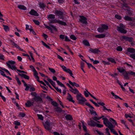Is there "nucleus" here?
I'll return each instance as SVG.
<instances>
[{
    "label": "nucleus",
    "mask_w": 135,
    "mask_h": 135,
    "mask_svg": "<svg viewBox=\"0 0 135 135\" xmlns=\"http://www.w3.org/2000/svg\"><path fill=\"white\" fill-rule=\"evenodd\" d=\"M52 123L49 120H47L45 123V124L44 125V128L46 130L49 131V132L53 134V131L52 130Z\"/></svg>",
    "instance_id": "obj_1"
},
{
    "label": "nucleus",
    "mask_w": 135,
    "mask_h": 135,
    "mask_svg": "<svg viewBox=\"0 0 135 135\" xmlns=\"http://www.w3.org/2000/svg\"><path fill=\"white\" fill-rule=\"evenodd\" d=\"M102 120H103V123L107 127L110 129L111 128H113L114 126H113V124L110 122L108 119L106 117L103 118Z\"/></svg>",
    "instance_id": "obj_2"
},
{
    "label": "nucleus",
    "mask_w": 135,
    "mask_h": 135,
    "mask_svg": "<svg viewBox=\"0 0 135 135\" xmlns=\"http://www.w3.org/2000/svg\"><path fill=\"white\" fill-rule=\"evenodd\" d=\"M125 26L123 23H120L119 25V26L117 27V31L122 33L126 34L127 33V31L125 29Z\"/></svg>",
    "instance_id": "obj_3"
},
{
    "label": "nucleus",
    "mask_w": 135,
    "mask_h": 135,
    "mask_svg": "<svg viewBox=\"0 0 135 135\" xmlns=\"http://www.w3.org/2000/svg\"><path fill=\"white\" fill-rule=\"evenodd\" d=\"M108 28V26L106 25L102 24L100 26L97 28V31L99 32L102 33L105 31L107 30Z\"/></svg>",
    "instance_id": "obj_4"
},
{
    "label": "nucleus",
    "mask_w": 135,
    "mask_h": 135,
    "mask_svg": "<svg viewBox=\"0 0 135 135\" xmlns=\"http://www.w3.org/2000/svg\"><path fill=\"white\" fill-rule=\"evenodd\" d=\"M49 21L50 23L52 24L57 23L62 25L65 26L67 25V24L65 22L61 20H57L55 18L50 20H49Z\"/></svg>",
    "instance_id": "obj_5"
},
{
    "label": "nucleus",
    "mask_w": 135,
    "mask_h": 135,
    "mask_svg": "<svg viewBox=\"0 0 135 135\" xmlns=\"http://www.w3.org/2000/svg\"><path fill=\"white\" fill-rule=\"evenodd\" d=\"M81 94L80 93L77 94L76 95V98L80 104H83L87 100L84 97L81 96Z\"/></svg>",
    "instance_id": "obj_6"
},
{
    "label": "nucleus",
    "mask_w": 135,
    "mask_h": 135,
    "mask_svg": "<svg viewBox=\"0 0 135 135\" xmlns=\"http://www.w3.org/2000/svg\"><path fill=\"white\" fill-rule=\"evenodd\" d=\"M62 10H55L54 12V14L56 15L59 17L61 19H63L64 15V13L65 12L63 9Z\"/></svg>",
    "instance_id": "obj_7"
},
{
    "label": "nucleus",
    "mask_w": 135,
    "mask_h": 135,
    "mask_svg": "<svg viewBox=\"0 0 135 135\" xmlns=\"http://www.w3.org/2000/svg\"><path fill=\"white\" fill-rule=\"evenodd\" d=\"M122 74L124 77L127 79H129V75L135 76V73L131 71H129L128 72L125 71Z\"/></svg>",
    "instance_id": "obj_8"
},
{
    "label": "nucleus",
    "mask_w": 135,
    "mask_h": 135,
    "mask_svg": "<svg viewBox=\"0 0 135 135\" xmlns=\"http://www.w3.org/2000/svg\"><path fill=\"white\" fill-rule=\"evenodd\" d=\"M85 104L88 106L90 108L92 109H93L91 110L90 109H89V111L90 112V113L91 114L93 115L94 116H97L98 114L96 112L93 110V109H94V108L88 102H86L85 103Z\"/></svg>",
    "instance_id": "obj_9"
},
{
    "label": "nucleus",
    "mask_w": 135,
    "mask_h": 135,
    "mask_svg": "<svg viewBox=\"0 0 135 135\" xmlns=\"http://www.w3.org/2000/svg\"><path fill=\"white\" fill-rule=\"evenodd\" d=\"M79 22L83 24L87 25L88 22L87 21V18L83 16H79Z\"/></svg>",
    "instance_id": "obj_10"
},
{
    "label": "nucleus",
    "mask_w": 135,
    "mask_h": 135,
    "mask_svg": "<svg viewBox=\"0 0 135 135\" xmlns=\"http://www.w3.org/2000/svg\"><path fill=\"white\" fill-rule=\"evenodd\" d=\"M44 26L47 29L51 31V33H53L52 31V29L56 31H57V30L56 28V27L51 24L50 25V27H49L47 25L45 24L44 25Z\"/></svg>",
    "instance_id": "obj_11"
},
{
    "label": "nucleus",
    "mask_w": 135,
    "mask_h": 135,
    "mask_svg": "<svg viewBox=\"0 0 135 135\" xmlns=\"http://www.w3.org/2000/svg\"><path fill=\"white\" fill-rule=\"evenodd\" d=\"M61 67L62 68L63 70L67 73H69L70 76L73 78H74L73 76V75L71 70L69 69H67L66 67L64 65H61Z\"/></svg>",
    "instance_id": "obj_12"
},
{
    "label": "nucleus",
    "mask_w": 135,
    "mask_h": 135,
    "mask_svg": "<svg viewBox=\"0 0 135 135\" xmlns=\"http://www.w3.org/2000/svg\"><path fill=\"white\" fill-rule=\"evenodd\" d=\"M33 99L35 101L37 102H41L43 101L42 98L38 95L35 97H33Z\"/></svg>",
    "instance_id": "obj_13"
},
{
    "label": "nucleus",
    "mask_w": 135,
    "mask_h": 135,
    "mask_svg": "<svg viewBox=\"0 0 135 135\" xmlns=\"http://www.w3.org/2000/svg\"><path fill=\"white\" fill-rule=\"evenodd\" d=\"M122 39L123 40H125L126 41H128L129 42H132L133 40V38L131 37H127L125 36H123L122 37Z\"/></svg>",
    "instance_id": "obj_14"
},
{
    "label": "nucleus",
    "mask_w": 135,
    "mask_h": 135,
    "mask_svg": "<svg viewBox=\"0 0 135 135\" xmlns=\"http://www.w3.org/2000/svg\"><path fill=\"white\" fill-rule=\"evenodd\" d=\"M29 13L31 15L35 16H38L39 15L37 12L33 9H31L29 12Z\"/></svg>",
    "instance_id": "obj_15"
},
{
    "label": "nucleus",
    "mask_w": 135,
    "mask_h": 135,
    "mask_svg": "<svg viewBox=\"0 0 135 135\" xmlns=\"http://www.w3.org/2000/svg\"><path fill=\"white\" fill-rule=\"evenodd\" d=\"M34 104V102H32L30 100H27L25 103V106L26 107H29L33 106Z\"/></svg>",
    "instance_id": "obj_16"
},
{
    "label": "nucleus",
    "mask_w": 135,
    "mask_h": 135,
    "mask_svg": "<svg viewBox=\"0 0 135 135\" xmlns=\"http://www.w3.org/2000/svg\"><path fill=\"white\" fill-rule=\"evenodd\" d=\"M87 123L88 125L91 127H95V125L96 124V122L91 119H90V121H88Z\"/></svg>",
    "instance_id": "obj_17"
},
{
    "label": "nucleus",
    "mask_w": 135,
    "mask_h": 135,
    "mask_svg": "<svg viewBox=\"0 0 135 135\" xmlns=\"http://www.w3.org/2000/svg\"><path fill=\"white\" fill-rule=\"evenodd\" d=\"M89 51L94 54H98V53L100 52V50L98 49L97 48L93 49L90 48Z\"/></svg>",
    "instance_id": "obj_18"
},
{
    "label": "nucleus",
    "mask_w": 135,
    "mask_h": 135,
    "mask_svg": "<svg viewBox=\"0 0 135 135\" xmlns=\"http://www.w3.org/2000/svg\"><path fill=\"white\" fill-rule=\"evenodd\" d=\"M67 99L69 101L73 103L75 102L74 101L73 99V98L72 96L69 93H68L67 94Z\"/></svg>",
    "instance_id": "obj_19"
},
{
    "label": "nucleus",
    "mask_w": 135,
    "mask_h": 135,
    "mask_svg": "<svg viewBox=\"0 0 135 135\" xmlns=\"http://www.w3.org/2000/svg\"><path fill=\"white\" fill-rule=\"evenodd\" d=\"M55 111L57 113H61L62 112H64L65 111L63 110L61 108L58 106L54 108Z\"/></svg>",
    "instance_id": "obj_20"
},
{
    "label": "nucleus",
    "mask_w": 135,
    "mask_h": 135,
    "mask_svg": "<svg viewBox=\"0 0 135 135\" xmlns=\"http://www.w3.org/2000/svg\"><path fill=\"white\" fill-rule=\"evenodd\" d=\"M15 63V61L12 60H9L7 62H6L8 68L11 67V66L10 64L13 65Z\"/></svg>",
    "instance_id": "obj_21"
},
{
    "label": "nucleus",
    "mask_w": 135,
    "mask_h": 135,
    "mask_svg": "<svg viewBox=\"0 0 135 135\" xmlns=\"http://www.w3.org/2000/svg\"><path fill=\"white\" fill-rule=\"evenodd\" d=\"M70 91L75 94H77V95L80 93L79 90L76 88L74 89L73 88L71 90H70Z\"/></svg>",
    "instance_id": "obj_22"
},
{
    "label": "nucleus",
    "mask_w": 135,
    "mask_h": 135,
    "mask_svg": "<svg viewBox=\"0 0 135 135\" xmlns=\"http://www.w3.org/2000/svg\"><path fill=\"white\" fill-rule=\"evenodd\" d=\"M106 35L104 33H102L95 36V37L98 38H103L105 37Z\"/></svg>",
    "instance_id": "obj_23"
},
{
    "label": "nucleus",
    "mask_w": 135,
    "mask_h": 135,
    "mask_svg": "<svg viewBox=\"0 0 135 135\" xmlns=\"http://www.w3.org/2000/svg\"><path fill=\"white\" fill-rule=\"evenodd\" d=\"M55 17V15L53 14H50L47 15L46 17V18L49 20H50V19H54Z\"/></svg>",
    "instance_id": "obj_24"
},
{
    "label": "nucleus",
    "mask_w": 135,
    "mask_h": 135,
    "mask_svg": "<svg viewBox=\"0 0 135 135\" xmlns=\"http://www.w3.org/2000/svg\"><path fill=\"white\" fill-rule=\"evenodd\" d=\"M18 75L20 76L22 78H24L28 80L30 78V77L24 74H20V73H18Z\"/></svg>",
    "instance_id": "obj_25"
},
{
    "label": "nucleus",
    "mask_w": 135,
    "mask_h": 135,
    "mask_svg": "<svg viewBox=\"0 0 135 135\" xmlns=\"http://www.w3.org/2000/svg\"><path fill=\"white\" fill-rule=\"evenodd\" d=\"M69 83L71 85H72L73 86H75L77 87H79V84L76 83L75 82H72L71 81L69 80Z\"/></svg>",
    "instance_id": "obj_26"
},
{
    "label": "nucleus",
    "mask_w": 135,
    "mask_h": 135,
    "mask_svg": "<svg viewBox=\"0 0 135 135\" xmlns=\"http://www.w3.org/2000/svg\"><path fill=\"white\" fill-rule=\"evenodd\" d=\"M66 119L67 120H73V118L72 116L70 114H67L65 116Z\"/></svg>",
    "instance_id": "obj_27"
},
{
    "label": "nucleus",
    "mask_w": 135,
    "mask_h": 135,
    "mask_svg": "<svg viewBox=\"0 0 135 135\" xmlns=\"http://www.w3.org/2000/svg\"><path fill=\"white\" fill-rule=\"evenodd\" d=\"M127 51L130 53H135V49L131 48H128L127 49Z\"/></svg>",
    "instance_id": "obj_28"
},
{
    "label": "nucleus",
    "mask_w": 135,
    "mask_h": 135,
    "mask_svg": "<svg viewBox=\"0 0 135 135\" xmlns=\"http://www.w3.org/2000/svg\"><path fill=\"white\" fill-rule=\"evenodd\" d=\"M124 20L129 21H132V19L131 17H129L128 16H125L124 18Z\"/></svg>",
    "instance_id": "obj_29"
},
{
    "label": "nucleus",
    "mask_w": 135,
    "mask_h": 135,
    "mask_svg": "<svg viewBox=\"0 0 135 135\" xmlns=\"http://www.w3.org/2000/svg\"><path fill=\"white\" fill-rule=\"evenodd\" d=\"M83 43L85 46H89L90 45L88 41L87 40H84L83 41Z\"/></svg>",
    "instance_id": "obj_30"
},
{
    "label": "nucleus",
    "mask_w": 135,
    "mask_h": 135,
    "mask_svg": "<svg viewBox=\"0 0 135 135\" xmlns=\"http://www.w3.org/2000/svg\"><path fill=\"white\" fill-rule=\"evenodd\" d=\"M32 109L36 113H37L39 111L38 109V106L37 105H35L33 104L32 108Z\"/></svg>",
    "instance_id": "obj_31"
},
{
    "label": "nucleus",
    "mask_w": 135,
    "mask_h": 135,
    "mask_svg": "<svg viewBox=\"0 0 135 135\" xmlns=\"http://www.w3.org/2000/svg\"><path fill=\"white\" fill-rule=\"evenodd\" d=\"M107 60L109 61L110 62L112 63H114V64H116V62L115 61L114 59L112 58H108L107 59Z\"/></svg>",
    "instance_id": "obj_32"
},
{
    "label": "nucleus",
    "mask_w": 135,
    "mask_h": 135,
    "mask_svg": "<svg viewBox=\"0 0 135 135\" xmlns=\"http://www.w3.org/2000/svg\"><path fill=\"white\" fill-rule=\"evenodd\" d=\"M33 75L35 77V78L37 79V80L39 79V76H38V73L37 71L36 70L33 72Z\"/></svg>",
    "instance_id": "obj_33"
},
{
    "label": "nucleus",
    "mask_w": 135,
    "mask_h": 135,
    "mask_svg": "<svg viewBox=\"0 0 135 135\" xmlns=\"http://www.w3.org/2000/svg\"><path fill=\"white\" fill-rule=\"evenodd\" d=\"M18 7L19 8L21 9L24 10L27 9L26 7L24 5H19L18 6Z\"/></svg>",
    "instance_id": "obj_34"
},
{
    "label": "nucleus",
    "mask_w": 135,
    "mask_h": 135,
    "mask_svg": "<svg viewBox=\"0 0 135 135\" xmlns=\"http://www.w3.org/2000/svg\"><path fill=\"white\" fill-rule=\"evenodd\" d=\"M39 7L42 9H44L46 6V5L44 3H40L39 4Z\"/></svg>",
    "instance_id": "obj_35"
},
{
    "label": "nucleus",
    "mask_w": 135,
    "mask_h": 135,
    "mask_svg": "<svg viewBox=\"0 0 135 135\" xmlns=\"http://www.w3.org/2000/svg\"><path fill=\"white\" fill-rule=\"evenodd\" d=\"M117 69L120 73L122 74L126 71L123 67L117 68Z\"/></svg>",
    "instance_id": "obj_36"
},
{
    "label": "nucleus",
    "mask_w": 135,
    "mask_h": 135,
    "mask_svg": "<svg viewBox=\"0 0 135 135\" xmlns=\"http://www.w3.org/2000/svg\"><path fill=\"white\" fill-rule=\"evenodd\" d=\"M92 119L95 121H97L98 123H99V122L98 120H99L100 119L99 117H98L96 116H94L92 118Z\"/></svg>",
    "instance_id": "obj_37"
},
{
    "label": "nucleus",
    "mask_w": 135,
    "mask_h": 135,
    "mask_svg": "<svg viewBox=\"0 0 135 135\" xmlns=\"http://www.w3.org/2000/svg\"><path fill=\"white\" fill-rule=\"evenodd\" d=\"M12 44L13 46H15L16 48L18 49L19 50H21V48L19 46L14 42H13Z\"/></svg>",
    "instance_id": "obj_38"
},
{
    "label": "nucleus",
    "mask_w": 135,
    "mask_h": 135,
    "mask_svg": "<svg viewBox=\"0 0 135 135\" xmlns=\"http://www.w3.org/2000/svg\"><path fill=\"white\" fill-rule=\"evenodd\" d=\"M126 12L127 14L128 15L130 16H132L133 14L132 11L129 9H127Z\"/></svg>",
    "instance_id": "obj_39"
},
{
    "label": "nucleus",
    "mask_w": 135,
    "mask_h": 135,
    "mask_svg": "<svg viewBox=\"0 0 135 135\" xmlns=\"http://www.w3.org/2000/svg\"><path fill=\"white\" fill-rule=\"evenodd\" d=\"M110 132L111 133H113L115 135H118V134L116 131L113 128H111L110 129Z\"/></svg>",
    "instance_id": "obj_40"
},
{
    "label": "nucleus",
    "mask_w": 135,
    "mask_h": 135,
    "mask_svg": "<svg viewBox=\"0 0 135 135\" xmlns=\"http://www.w3.org/2000/svg\"><path fill=\"white\" fill-rule=\"evenodd\" d=\"M109 120L110 122H112L113 124H115V125L117 124V123L115 120L113 118H110L109 119Z\"/></svg>",
    "instance_id": "obj_41"
},
{
    "label": "nucleus",
    "mask_w": 135,
    "mask_h": 135,
    "mask_svg": "<svg viewBox=\"0 0 135 135\" xmlns=\"http://www.w3.org/2000/svg\"><path fill=\"white\" fill-rule=\"evenodd\" d=\"M15 79L17 81L18 84L19 85H20L21 84V82L19 80L18 78V77L17 75L15 76Z\"/></svg>",
    "instance_id": "obj_42"
},
{
    "label": "nucleus",
    "mask_w": 135,
    "mask_h": 135,
    "mask_svg": "<svg viewBox=\"0 0 135 135\" xmlns=\"http://www.w3.org/2000/svg\"><path fill=\"white\" fill-rule=\"evenodd\" d=\"M15 79L17 81L18 84L19 85H20L21 84V82L19 80L18 78V77L17 75L15 76Z\"/></svg>",
    "instance_id": "obj_43"
},
{
    "label": "nucleus",
    "mask_w": 135,
    "mask_h": 135,
    "mask_svg": "<svg viewBox=\"0 0 135 135\" xmlns=\"http://www.w3.org/2000/svg\"><path fill=\"white\" fill-rule=\"evenodd\" d=\"M82 127L83 128L84 131L85 133H87L88 131L85 125H84V124L83 123H82Z\"/></svg>",
    "instance_id": "obj_44"
},
{
    "label": "nucleus",
    "mask_w": 135,
    "mask_h": 135,
    "mask_svg": "<svg viewBox=\"0 0 135 135\" xmlns=\"http://www.w3.org/2000/svg\"><path fill=\"white\" fill-rule=\"evenodd\" d=\"M26 115L24 113H22L21 112L19 113L18 116L20 117L23 118L26 116Z\"/></svg>",
    "instance_id": "obj_45"
},
{
    "label": "nucleus",
    "mask_w": 135,
    "mask_h": 135,
    "mask_svg": "<svg viewBox=\"0 0 135 135\" xmlns=\"http://www.w3.org/2000/svg\"><path fill=\"white\" fill-rule=\"evenodd\" d=\"M102 109L104 112H106V110L108 111L109 112H112V110L110 109L107 108L105 106L103 107V108Z\"/></svg>",
    "instance_id": "obj_46"
},
{
    "label": "nucleus",
    "mask_w": 135,
    "mask_h": 135,
    "mask_svg": "<svg viewBox=\"0 0 135 135\" xmlns=\"http://www.w3.org/2000/svg\"><path fill=\"white\" fill-rule=\"evenodd\" d=\"M115 17L116 18L119 20H121L122 19V17L118 14L115 15Z\"/></svg>",
    "instance_id": "obj_47"
},
{
    "label": "nucleus",
    "mask_w": 135,
    "mask_h": 135,
    "mask_svg": "<svg viewBox=\"0 0 135 135\" xmlns=\"http://www.w3.org/2000/svg\"><path fill=\"white\" fill-rule=\"evenodd\" d=\"M31 28L29 29V30L31 32L33 35H36V34L35 31H34L33 29L32 28V27L31 26H30Z\"/></svg>",
    "instance_id": "obj_48"
},
{
    "label": "nucleus",
    "mask_w": 135,
    "mask_h": 135,
    "mask_svg": "<svg viewBox=\"0 0 135 135\" xmlns=\"http://www.w3.org/2000/svg\"><path fill=\"white\" fill-rule=\"evenodd\" d=\"M70 38L73 40H76L77 39L76 37L73 35H71L70 36Z\"/></svg>",
    "instance_id": "obj_49"
},
{
    "label": "nucleus",
    "mask_w": 135,
    "mask_h": 135,
    "mask_svg": "<svg viewBox=\"0 0 135 135\" xmlns=\"http://www.w3.org/2000/svg\"><path fill=\"white\" fill-rule=\"evenodd\" d=\"M37 115L38 118L41 120H44V117L42 115L40 114H37Z\"/></svg>",
    "instance_id": "obj_50"
},
{
    "label": "nucleus",
    "mask_w": 135,
    "mask_h": 135,
    "mask_svg": "<svg viewBox=\"0 0 135 135\" xmlns=\"http://www.w3.org/2000/svg\"><path fill=\"white\" fill-rule=\"evenodd\" d=\"M52 104L56 107L58 106V104L55 101H52L51 102Z\"/></svg>",
    "instance_id": "obj_51"
},
{
    "label": "nucleus",
    "mask_w": 135,
    "mask_h": 135,
    "mask_svg": "<svg viewBox=\"0 0 135 135\" xmlns=\"http://www.w3.org/2000/svg\"><path fill=\"white\" fill-rule=\"evenodd\" d=\"M31 86V85L30 84L27 85H27L26 86H24L26 87V88L25 89V90L26 91L28 90Z\"/></svg>",
    "instance_id": "obj_52"
},
{
    "label": "nucleus",
    "mask_w": 135,
    "mask_h": 135,
    "mask_svg": "<svg viewBox=\"0 0 135 135\" xmlns=\"http://www.w3.org/2000/svg\"><path fill=\"white\" fill-rule=\"evenodd\" d=\"M82 60L83 61L85 62L86 63L89 68H90L91 67L93 66L91 64L88 63L85 60Z\"/></svg>",
    "instance_id": "obj_53"
},
{
    "label": "nucleus",
    "mask_w": 135,
    "mask_h": 135,
    "mask_svg": "<svg viewBox=\"0 0 135 135\" xmlns=\"http://www.w3.org/2000/svg\"><path fill=\"white\" fill-rule=\"evenodd\" d=\"M13 124L17 126H19L21 125V123L17 120L14 121Z\"/></svg>",
    "instance_id": "obj_54"
},
{
    "label": "nucleus",
    "mask_w": 135,
    "mask_h": 135,
    "mask_svg": "<svg viewBox=\"0 0 135 135\" xmlns=\"http://www.w3.org/2000/svg\"><path fill=\"white\" fill-rule=\"evenodd\" d=\"M111 93L112 95L114 97L115 99H118V98H119V96L115 95V94L113 91H112Z\"/></svg>",
    "instance_id": "obj_55"
},
{
    "label": "nucleus",
    "mask_w": 135,
    "mask_h": 135,
    "mask_svg": "<svg viewBox=\"0 0 135 135\" xmlns=\"http://www.w3.org/2000/svg\"><path fill=\"white\" fill-rule=\"evenodd\" d=\"M95 126L97 127L98 128H101L103 126V125L102 124H100L97 123L96 122L95 124Z\"/></svg>",
    "instance_id": "obj_56"
},
{
    "label": "nucleus",
    "mask_w": 135,
    "mask_h": 135,
    "mask_svg": "<svg viewBox=\"0 0 135 135\" xmlns=\"http://www.w3.org/2000/svg\"><path fill=\"white\" fill-rule=\"evenodd\" d=\"M122 47L120 46H118L116 49L117 51H122Z\"/></svg>",
    "instance_id": "obj_57"
},
{
    "label": "nucleus",
    "mask_w": 135,
    "mask_h": 135,
    "mask_svg": "<svg viewBox=\"0 0 135 135\" xmlns=\"http://www.w3.org/2000/svg\"><path fill=\"white\" fill-rule=\"evenodd\" d=\"M58 3L60 5L64 4L65 2L64 0H57Z\"/></svg>",
    "instance_id": "obj_58"
},
{
    "label": "nucleus",
    "mask_w": 135,
    "mask_h": 135,
    "mask_svg": "<svg viewBox=\"0 0 135 135\" xmlns=\"http://www.w3.org/2000/svg\"><path fill=\"white\" fill-rule=\"evenodd\" d=\"M3 27L5 31H7L9 30V28L8 26L3 25Z\"/></svg>",
    "instance_id": "obj_59"
},
{
    "label": "nucleus",
    "mask_w": 135,
    "mask_h": 135,
    "mask_svg": "<svg viewBox=\"0 0 135 135\" xmlns=\"http://www.w3.org/2000/svg\"><path fill=\"white\" fill-rule=\"evenodd\" d=\"M8 68L11 69L13 70H15V71H16V70H17V68L15 66L13 65L12 66H11V67Z\"/></svg>",
    "instance_id": "obj_60"
},
{
    "label": "nucleus",
    "mask_w": 135,
    "mask_h": 135,
    "mask_svg": "<svg viewBox=\"0 0 135 135\" xmlns=\"http://www.w3.org/2000/svg\"><path fill=\"white\" fill-rule=\"evenodd\" d=\"M33 21L35 24L37 25H39L40 24V22L38 20H33Z\"/></svg>",
    "instance_id": "obj_61"
},
{
    "label": "nucleus",
    "mask_w": 135,
    "mask_h": 135,
    "mask_svg": "<svg viewBox=\"0 0 135 135\" xmlns=\"http://www.w3.org/2000/svg\"><path fill=\"white\" fill-rule=\"evenodd\" d=\"M65 41L66 42H70L71 41V40L67 36H65Z\"/></svg>",
    "instance_id": "obj_62"
},
{
    "label": "nucleus",
    "mask_w": 135,
    "mask_h": 135,
    "mask_svg": "<svg viewBox=\"0 0 135 135\" xmlns=\"http://www.w3.org/2000/svg\"><path fill=\"white\" fill-rule=\"evenodd\" d=\"M53 134L54 135H64V134L62 133H61L60 134L59 132L56 131L54 132H53Z\"/></svg>",
    "instance_id": "obj_63"
},
{
    "label": "nucleus",
    "mask_w": 135,
    "mask_h": 135,
    "mask_svg": "<svg viewBox=\"0 0 135 135\" xmlns=\"http://www.w3.org/2000/svg\"><path fill=\"white\" fill-rule=\"evenodd\" d=\"M130 57L133 59L135 60V54H131Z\"/></svg>",
    "instance_id": "obj_64"
}]
</instances>
